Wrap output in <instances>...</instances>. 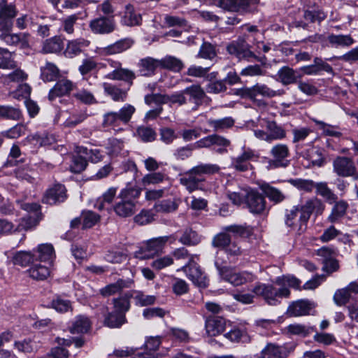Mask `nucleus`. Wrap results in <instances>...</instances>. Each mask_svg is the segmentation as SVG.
Wrapping results in <instances>:
<instances>
[{
  "label": "nucleus",
  "mask_w": 358,
  "mask_h": 358,
  "mask_svg": "<svg viewBox=\"0 0 358 358\" xmlns=\"http://www.w3.org/2000/svg\"><path fill=\"white\" fill-rule=\"evenodd\" d=\"M73 96L77 101L84 104L91 105L97 103L93 93L86 89L77 90L76 92L73 94Z\"/></svg>",
  "instance_id": "obj_55"
},
{
  "label": "nucleus",
  "mask_w": 358,
  "mask_h": 358,
  "mask_svg": "<svg viewBox=\"0 0 358 358\" xmlns=\"http://www.w3.org/2000/svg\"><path fill=\"white\" fill-rule=\"evenodd\" d=\"M334 203V205L331 208V213L327 218V220L331 224L339 222L345 215L349 207L348 202L344 200H340L338 201L336 200Z\"/></svg>",
  "instance_id": "obj_27"
},
{
  "label": "nucleus",
  "mask_w": 358,
  "mask_h": 358,
  "mask_svg": "<svg viewBox=\"0 0 358 358\" xmlns=\"http://www.w3.org/2000/svg\"><path fill=\"white\" fill-rule=\"evenodd\" d=\"M260 188L266 196L275 203H280L285 199V194L280 189L272 187L268 183L262 184Z\"/></svg>",
  "instance_id": "obj_40"
},
{
  "label": "nucleus",
  "mask_w": 358,
  "mask_h": 358,
  "mask_svg": "<svg viewBox=\"0 0 358 358\" xmlns=\"http://www.w3.org/2000/svg\"><path fill=\"white\" fill-rule=\"evenodd\" d=\"M131 298V296L130 292H128L117 298H114L113 299V303L114 305L115 310L119 313L125 315V313L127 312L130 308L129 299Z\"/></svg>",
  "instance_id": "obj_44"
},
{
  "label": "nucleus",
  "mask_w": 358,
  "mask_h": 358,
  "mask_svg": "<svg viewBox=\"0 0 358 358\" xmlns=\"http://www.w3.org/2000/svg\"><path fill=\"white\" fill-rule=\"evenodd\" d=\"M104 92L110 96L115 101H124L127 98V91L110 83H104L103 85Z\"/></svg>",
  "instance_id": "obj_38"
},
{
  "label": "nucleus",
  "mask_w": 358,
  "mask_h": 358,
  "mask_svg": "<svg viewBox=\"0 0 358 358\" xmlns=\"http://www.w3.org/2000/svg\"><path fill=\"white\" fill-rule=\"evenodd\" d=\"M277 80L285 86L296 83L301 78L296 70L288 66L281 67L277 73Z\"/></svg>",
  "instance_id": "obj_23"
},
{
  "label": "nucleus",
  "mask_w": 358,
  "mask_h": 358,
  "mask_svg": "<svg viewBox=\"0 0 358 358\" xmlns=\"http://www.w3.org/2000/svg\"><path fill=\"white\" fill-rule=\"evenodd\" d=\"M329 45L332 48H345L352 45L355 40L349 35L331 34L327 36Z\"/></svg>",
  "instance_id": "obj_31"
},
{
  "label": "nucleus",
  "mask_w": 358,
  "mask_h": 358,
  "mask_svg": "<svg viewBox=\"0 0 358 358\" xmlns=\"http://www.w3.org/2000/svg\"><path fill=\"white\" fill-rule=\"evenodd\" d=\"M51 306L52 308L60 313H65L71 310V301L59 295H57L53 298L51 302Z\"/></svg>",
  "instance_id": "obj_63"
},
{
  "label": "nucleus",
  "mask_w": 358,
  "mask_h": 358,
  "mask_svg": "<svg viewBox=\"0 0 358 358\" xmlns=\"http://www.w3.org/2000/svg\"><path fill=\"white\" fill-rule=\"evenodd\" d=\"M126 322L125 315L115 310L109 313L104 319V324L110 328H119Z\"/></svg>",
  "instance_id": "obj_45"
},
{
  "label": "nucleus",
  "mask_w": 358,
  "mask_h": 358,
  "mask_svg": "<svg viewBox=\"0 0 358 358\" xmlns=\"http://www.w3.org/2000/svg\"><path fill=\"white\" fill-rule=\"evenodd\" d=\"M136 108L131 104H125L119 111H110L103 116L102 124L104 127L116 129L122 125H126L131 120Z\"/></svg>",
  "instance_id": "obj_5"
},
{
  "label": "nucleus",
  "mask_w": 358,
  "mask_h": 358,
  "mask_svg": "<svg viewBox=\"0 0 358 358\" xmlns=\"http://www.w3.org/2000/svg\"><path fill=\"white\" fill-rule=\"evenodd\" d=\"M17 63L12 59L11 52L7 49L0 48V69L5 70L13 69Z\"/></svg>",
  "instance_id": "obj_56"
},
{
  "label": "nucleus",
  "mask_w": 358,
  "mask_h": 358,
  "mask_svg": "<svg viewBox=\"0 0 358 358\" xmlns=\"http://www.w3.org/2000/svg\"><path fill=\"white\" fill-rule=\"evenodd\" d=\"M333 170L340 177L352 176L358 180V173L352 159L339 156L333 161Z\"/></svg>",
  "instance_id": "obj_8"
},
{
  "label": "nucleus",
  "mask_w": 358,
  "mask_h": 358,
  "mask_svg": "<svg viewBox=\"0 0 358 358\" xmlns=\"http://www.w3.org/2000/svg\"><path fill=\"white\" fill-rule=\"evenodd\" d=\"M245 203L252 214H262L266 209L264 197L255 190H250L245 194Z\"/></svg>",
  "instance_id": "obj_11"
},
{
  "label": "nucleus",
  "mask_w": 358,
  "mask_h": 358,
  "mask_svg": "<svg viewBox=\"0 0 358 358\" xmlns=\"http://www.w3.org/2000/svg\"><path fill=\"white\" fill-rule=\"evenodd\" d=\"M201 241V236L192 229H187L180 236L179 241L186 245H196Z\"/></svg>",
  "instance_id": "obj_51"
},
{
  "label": "nucleus",
  "mask_w": 358,
  "mask_h": 358,
  "mask_svg": "<svg viewBox=\"0 0 358 358\" xmlns=\"http://www.w3.org/2000/svg\"><path fill=\"white\" fill-rule=\"evenodd\" d=\"M285 223L292 229L301 232L305 230L307 222L301 219V213L298 206H294L291 209L286 210Z\"/></svg>",
  "instance_id": "obj_15"
},
{
  "label": "nucleus",
  "mask_w": 358,
  "mask_h": 358,
  "mask_svg": "<svg viewBox=\"0 0 358 358\" xmlns=\"http://www.w3.org/2000/svg\"><path fill=\"white\" fill-rule=\"evenodd\" d=\"M116 190L117 189L115 187L109 188L106 192L103 194L101 197L97 199L94 205L95 207L99 210H101L105 208V205L106 203L110 204L114 197L115 196Z\"/></svg>",
  "instance_id": "obj_61"
},
{
  "label": "nucleus",
  "mask_w": 358,
  "mask_h": 358,
  "mask_svg": "<svg viewBox=\"0 0 358 358\" xmlns=\"http://www.w3.org/2000/svg\"><path fill=\"white\" fill-rule=\"evenodd\" d=\"M83 227L85 229L91 228L94 226L100 220V216L91 210L83 211L81 215Z\"/></svg>",
  "instance_id": "obj_64"
},
{
  "label": "nucleus",
  "mask_w": 358,
  "mask_h": 358,
  "mask_svg": "<svg viewBox=\"0 0 358 358\" xmlns=\"http://www.w3.org/2000/svg\"><path fill=\"white\" fill-rule=\"evenodd\" d=\"M131 298L134 300L135 305L138 306H147L152 305L156 301V296L154 295L145 294L140 290L130 291Z\"/></svg>",
  "instance_id": "obj_39"
},
{
  "label": "nucleus",
  "mask_w": 358,
  "mask_h": 358,
  "mask_svg": "<svg viewBox=\"0 0 358 358\" xmlns=\"http://www.w3.org/2000/svg\"><path fill=\"white\" fill-rule=\"evenodd\" d=\"M203 179L196 176L189 171L184 176L180 178V182L185 186L189 192L198 189Z\"/></svg>",
  "instance_id": "obj_42"
},
{
  "label": "nucleus",
  "mask_w": 358,
  "mask_h": 358,
  "mask_svg": "<svg viewBox=\"0 0 358 358\" xmlns=\"http://www.w3.org/2000/svg\"><path fill=\"white\" fill-rule=\"evenodd\" d=\"M76 88V84L66 78H62L55 83L54 87L50 90L48 99L55 100L57 97L68 95Z\"/></svg>",
  "instance_id": "obj_17"
},
{
  "label": "nucleus",
  "mask_w": 358,
  "mask_h": 358,
  "mask_svg": "<svg viewBox=\"0 0 358 358\" xmlns=\"http://www.w3.org/2000/svg\"><path fill=\"white\" fill-rule=\"evenodd\" d=\"M25 220H22V222L14 229V225L12 222L6 220L0 219V234H6L13 231H21L22 229L27 230L29 227L27 225Z\"/></svg>",
  "instance_id": "obj_60"
},
{
  "label": "nucleus",
  "mask_w": 358,
  "mask_h": 358,
  "mask_svg": "<svg viewBox=\"0 0 358 358\" xmlns=\"http://www.w3.org/2000/svg\"><path fill=\"white\" fill-rule=\"evenodd\" d=\"M77 154V155L73 156L72 158L70 170L74 173H80L87 168L88 162L84 155Z\"/></svg>",
  "instance_id": "obj_58"
},
{
  "label": "nucleus",
  "mask_w": 358,
  "mask_h": 358,
  "mask_svg": "<svg viewBox=\"0 0 358 358\" xmlns=\"http://www.w3.org/2000/svg\"><path fill=\"white\" fill-rule=\"evenodd\" d=\"M13 22L10 20H0V40L8 45H17L22 41V34H13Z\"/></svg>",
  "instance_id": "obj_10"
},
{
  "label": "nucleus",
  "mask_w": 358,
  "mask_h": 358,
  "mask_svg": "<svg viewBox=\"0 0 358 358\" xmlns=\"http://www.w3.org/2000/svg\"><path fill=\"white\" fill-rule=\"evenodd\" d=\"M312 120L326 136L338 138L342 135L341 132L338 131V127L337 126L329 124L315 118H313Z\"/></svg>",
  "instance_id": "obj_53"
},
{
  "label": "nucleus",
  "mask_w": 358,
  "mask_h": 358,
  "mask_svg": "<svg viewBox=\"0 0 358 358\" xmlns=\"http://www.w3.org/2000/svg\"><path fill=\"white\" fill-rule=\"evenodd\" d=\"M176 240L173 234L150 238L143 243L136 252V257L140 259L153 258L164 252L166 245L174 243Z\"/></svg>",
  "instance_id": "obj_2"
},
{
  "label": "nucleus",
  "mask_w": 358,
  "mask_h": 358,
  "mask_svg": "<svg viewBox=\"0 0 358 358\" xmlns=\"http://www.w3.org/2000/svg\"><path fill=\"white\" fill-rule=\"evenodd\" d=\"M36 255L31 252L19 251L14 254L11 262L14 265L25 267L33 264L35 261Z\"/></svg>",
  "instance_id": "obj_35"
},
{
  "label": "nucleus",
  "mask_w": 358,
  "mask_h": 358,
  "mask_svg": "<svg viewBox=\"0 0 358 358\" xmlns=\"http://www.w3.org/2000/svg\"><path fill=\"white\" fill-rule=\"evenodd\" d=\"M162 343V337L150 336L148 338L144 344L146 352L142 354L146 358H155V352L159 349Z\"/></svg>",
  "instance_id": "obj_46"
},
{
  "label": "nucleus",
  "mask_w": 358,
  "mask_h": 358,
  "mask_svg": "<svg viewBox=\"0 0 358 358\" xmlns=\"http://www.w3.org/2000/svg\"><path fill=\"white\" fill-rule=\"evenodd\" d=\"M138 137L145 143L152 142L157 138L155 130L149 126H140L136 129Z\"/></svg>",
  "instance_id": "obj_57"
},
{
  "label": "nucleus",
  "mask_w": 358,
  "mask_h": 358,
  "mask_svg": "<svg viewBox=\"0 0 358 358\" xmlns=\"http://www.w3.org/2000/svg\"><path fill=\"white\" fill-rule=\"evenodd\" d=\"M66 189L60 183L55 184L52 187L47 189L42 201L44 203L55 205L64 202L66 199Z\"/></svg>",
  "instance_id": "obj_12"
},
{
  "label": "nucleus",
  "mask_w": 358,
  "mask_h": 358,
  "mask_svg": "<svg viewBox=\"0 0 358 358\" xmlns=\"http://www.w3.org/2000/svg\"><path fill=\"white\" fill-rule=\"evenodd\" d=\"M316 193L324 198L327 201L331 204L337 200V196L327 186V182L315 183Z\"/></svg>",
  "instance_id": "obj_47"
},
{
  "label": "nucleus",
  "mask_w": 358,
  "mask_h": 358,
  "mask_svg": "<svg viewBox=\"0 0 358 358\" xmlns=\"http://www.w3.org/2000/svg\"><path fill=\"white\" fill-rule=\"evenodd\" d=\"M36 255L35 260L46 262L51 260L54 256V248L51 244L43 243L32 251Z\"/></svg>",
  "instance_id": "obj_37"
},
{
  "label": "nucleus",
  "mask_w": 358,
  "mask_h": 358,
  "mask_svg": "<svg viewBox=\"0 0 358 358\" xmlns=\"http://www.w3.org/2000/svg\"><path fill=\"white\" fill-rule=\"evenodd\" d=\"M78 20V16L76 14H73L66 17H63L61 19L60 30L68 34H73L75 30L74 26Z\"/></svg>",
  "instance_id": "obj_62"
},
{
  "label": "nucleus",
  "mask_w": 358,
  "mask_h": 358,
  "mask_svg": "<svg viewBox=\"0 0 358 358\" xmlns=\"http://www.w3.org/2000/svg\"><path fill=\"white\" fill-rule=\"evenodd\" d=\"M304 8L303 17L307 21L320 22L326 17L324 13L318 9L315 0H304Z\"/></svg>",
  "instance_id": "obj_22"
},
{
  "label": "nucleus",
  "mask_w": 358,
  "mask_h": 358,
  "mask_svg": "<svg viewBox=\"0 0 358 358\" xmlns=\"http://www.w3.org/2000/svg\"><path fill=\"white\" fill-rule=\"evenodd\" d=\"M91 325L92 322L88 317L80 315L75 318L70 327V331L72 334H85L90 329Z\"/></svg>",
  "instance_id": "obj_32"
},
{
  "label": "nucleus",
  "mask_w": 358,
  "mask_h": 358,
  "mask_svg": "<svg viewBox=\"0 0 358 358\" xmlns=\"http://www.w3.org/2000/svg\"><path fill=\"white\" fill-rule=\"evenodd\" d=\"M27 271L31 278L37 280H45L50 275V273L49 268L40 263H33L31 266Z\"/></svg>",
  "instance_id": "obj_43"
},
{
  "label": "nucleus",
  "mask_w": 358,
  "mask_h": 358,
  "mask_svg": "<svg viewBox=\"0 0 358 358\" xmlns=\"http://www.w3.org/2000/svg\"><path fill=\"white\" fill-rule=\"evenodd\" d=\"M138 72L142 76H151L160 66L159 60L150 57L141 59L138 63Z\"/></svg>",
  "instance_id": "obj_25"
},
{
  "label": "nucleus",
  "mask_w": 358,
  "mask_h": 358,
  "mask_svg": "<svg viewBox=\"0 0 358 358\" xmlns=\"http://www.w3.org/2000/svg\"><path fill=\"white\" fill-rule=\"evenodd\" d=\"M90 42L84 38H78L68 42L64 52L66 57L73 58L80 55L83 50L90 45Z\"/></svg>",
  "instance_id": "obj_26"
},
{
  "label": "nucleus",
  "mask_w": 358,
  "mask_h": 358,
  "mask_svg": "<svg viewBox=\"0 0 358 358\" xmlns=\"http://www.w3.org/2000/svg\"><path fill=\"white\" fill-rule=\"evenodd\" d=\"M297 206L301 213V219L306 222L309 220L313 212L321 215L325 208L324 203L317 198L308 199L303 204Z\"/></svg>",
  "instance_id": "obj_13"
},
{
  "label": "nucleus",
  "mask_w": 358,
  "mask_h": 358,
  "mask_svg": "<svg viewBox=\"0 0 358 358\" xmlns=\"http://www.w3.org/2000/svg\"><path fill=\"white\" fill-rule=\"evenodd\" d=\"M134 41L131 38H124L101 49V54L105 55L119 54L129 49Z\"/></svg>",
  "instance_id": "obj_24"
},
{
  "label": "nucleus",
  "mask_w": 358,
  "mask_h": 358,
  "mask_svg": "<svg viewBox=\"0 0 358 358\" xmlns=\"http://www.w3.org/2000/svg\"><path fill=\"white\" fill-rule=\"evenodd\" d=\"M91 31L95 34H108L116 27L113 15L100 16L92 20L89 23Z\"/></svg>",
  "instance_id": "obj_9"
},
{
  "label": "nucleus",
  "mask_w": 358,
  "mask_h": 358,
  "mask_svg": "<svg viewBox=\"0 0 358 358\" xmlns=\"http://www.w3.org/2000/svg\"><path fill=\"white\" fill-rule=\"evenodd\" d=\"M285 94L284 90H273L264 84H256L250 88L245 89L244 94L250 99H255L257 95L266 98L280 96Z\"/></svg>",
  "instance_id": "obj_14"
},
{
  "label": "nucleus",
  "mask_w": 358,
  "mask_h": 358,
  "mask_svg": "<svg viewBox=\"0 0 358 358\" xmlns=\"http://www.w3.org/2000/svg\"><path fill=\"white\" fill-rule=\"evenodd\" d=\"M206 329L209 336H216L224 331V321L222 317L210 315L206 320Z\"/></svg>",
  "instance_id": "obj_29"
},
{
  "label": "nucleus",
  "mask_w": 358,
  "mask_h": 358,
  "mask_svg": "<svg viewBox=\"0 0 358 358\" xmlns=\"http://www.w3.org/2000/svg\"><path fill=\"white\" fill-rule=\"evenodd\" d=\"M160 67L173 72H180L184 68V64L180 59L167 55L159 60Z\"/></svg>",
  "instance_id": "obj_36"
},
{
  "label": "nucleus",
  "mask_w": 358,
  "mask_h": 358,
  "mask_svg": "<svg viewBox=\"0 0 358 358\" xmlns=\"http://www.w3.org/2000/svg\"><path fill=\"white\" fill-rule=\"evenodd\" d=\"M220 171V167L216 164H200L192 168L189 171L197 177L203 174H213Z\"/></svg>",
  "instance_id": "obj_52"
},
{
  "label": "nucleus",
  "mask_w": 358,
  "mask_h": 358,
  "mask_svg": "<svg viewBox=\"0 0 358 358\" xmlns=\"http://www.w3.org/2000/svg\"><path fill=\"white\" fill-rule=\"evenodd\" d=\"M132 284L130 280L118 279L115 282L110 283L100 289L103 296H109L120 293L124 288H129Z\"/></svg>",
  "instance_id": "obj_28"
},
{
  "label": "nucleus",
  "mask_w": 358,
  "mask_h": 358,
  "mask_svg": "<svg viewBox=\"0 0 358 358\" xmlns=\"http://www.w3.org/2000/svg\"><path fill=\"white\" fill-rule=\"evenodd\" d=\"M22 117L21 110L11 106L0 105V118L11 120H19Z\"/></svg>",
  "instance_id": "obj_48"
},
{
  "label": "nucleus",
  "mask_w": 358,
  "mask_h": 358,
  "mask_svg": "<svg viewBox=\"0 0 358 358\" xmlns=\"http://www.w3.org/2000/svg\"><path fill=\"white\" fill-rule=\"evenodd\" d=\"M197 148H212L218 153L224 152V137L217 134L209 135L195 143Z\"/></svg>",
  "instance_id": "obj_18"
},
{
  "label": "nucleus",
  "mask_w": 358,
  "mask_h": 358,
  "mask_svg": "<svg viewBox=\"0 0 358 358\" xmlns=\"http://www.w3.org/2000/svg\"><path fill=\"white\" fill-rule=\"evenodd\" d=\"M289 154V149L286 144L278 143L273 145L270 150L271 159L268 161L270 167L273 169L287 167L290 162L288 159Z\"/></svg>",
  "instance_id": "obj_7"
},
{
  "label": "nucleus",
  "mask_w": 358,
  "mask_h": 358,
  "mask_svg": "<svg viewBox=\"0 0 358 358\" xmlns=\"http://www.w3.org/2000/svg\"><path fill=\"white\" fill-rule=\"evenodd\" d=\"M266 129L268 131L270 142L273 140L282 139L286 136L285 129L278 125L275 122H268L266 125Z\"/></svg>",
  "instance_id": "obj_59"
},
{
  "label": "nucleus",
  "mask_w": 358,
  "mask_h": 358,
  "mask_svg": "<svg viewBox=\"0 0 358 358\" xmlns=\"http://www.w3.org/2000/svg\"><path fill=\"white\" fill-rule=\"evenodd\" d=\"M252 291L256 296L262 297L269 306L280 304L281 299L287 298L290 294L287 287L276 288L273 285L260 282L257 283Z\"/></svg>",
  "instance_id": "obj_3"
},
{
  "label": "nucleus",
  "mask_w": 358,
  "mask_h": 358,
  "mask_svg": "<svg viewBox=\"0 0 358 358\" xmlns=\"http://www.w3.org/2000/svg\"><path fill=\"white\" fill-rule=\"evenodd\" d=\"M76 153L84 155L87 162L98 163L103 158V151L98 148H88L85 146H78L76 149Z\"/></svg>",
  "instance_id": "obj_34"
},
{
  "label": "nucleus",
  "mask_w": 358,
  "mask_h": 358,
  "mask_svg": "<svg viewBox=\"0 0 358 358\" xmlns=\"http://www.w3.org/2000/svg\"><path fill=\"white\" fill-rule=\"evenodd\" d=\"M254 0H225V10L231 12L248 11Z\"/></svg>",
  "instance_id": "obj_41"
},
{
  "label": "nucleus",
  "mask_w": 358,
  "mask_h": 358,
  "mask_svg": "<svg viewBox=\"0 0 358 358\" xmlns=\"http://www.w3.org/2000/svg\"><path fill=\"white\" fill-rule=\"evenodd\" d=\"M63 48V43L59 37H52L47 39L43 46V51L45 53L59 52Z\"/></svg>",
  "instance_id": "obj_54"
},
{
  "label": "nucleus",
  "mask_w": 358,
  "mask_h": 358,
  "mask_svg": "<svg viewBox=\"0 0 358 358\" xmlns=\"http://www.w3.org/2000/svg\"><path fill=\"white\" fill-rule=\"evenodd\" d=\"M302 157L308 160L313 166H322L324 164V159L321 151L317 148H310L302 152Z\"/></svg>",
  "instance_id": "obj_33"
},
{
  "label": "nucleus",
  "mask_w": 358,
  "mask_h": 358,
  "mask_svg": "<svg viewBox=\"0 0 358 358\" xmlns=\"http://www.w3.org/2000/svg\"><path fill=\"white\" fill-rule=\"evenodd\" d=\"M141 189L136 187H127L121 190L117 199L113 206L115 214L120 217H129L136 211V199L138 198Z\"/></svg>",
  "instance_id": "obj_1"
},
{
  "label": "nucleus",
  "mask_w": 358,
  "mask_h": 358,
  "mask_svg": "<svg viewBox=\"0 0 358 358\" xmlns=\"http://www.w3.org/2000/svg\"><path fill=\"white\" fill-rule=\"evenodd\" d=\"M315 303L307 299L292 302L288 307L287 314L290 317H299L309 315L315 308Z\"/></svg>",
  "instance_id": "obj_16"
},
{
  "label": "nucleus",
  "mask_w": 358,
  "mask_h": 358,
  "mask_svg": "<svg viewBox=\"0 0 358 358\" xmlns=\"http://www.w3.org/2000/svg\"><path fill=\"white\" fill-rule=\"evenodd\" d=\"M59 70L52 63L47 62L45 66L41 68V78L45 82H51L58 77Z\"/></svg>",
  "instance_id": "obj_49"
},
{
  "label": "nucleus",
  "mask_w": 358,
  "mask_h": 358,
  "mask_svg": "<svg viewBox=\"0 0 358 358\" xmlns=\"http://www.w3.org/2000/svg\"><path fill=\"white\" fill-rule=\"evenodd\" d=\"M106 78L110 80H122L131 86L133 80L136 78L135 73L128 69L117 68L109 73Z\"/></svg>",
  "instance_id": "obj_30"
},
{
  "label": "nucleus",
  "mask_w": 358,
  "mask_h": 358,
  "mask_svg": "<svg viewBox=\"0 0 358 358\" xmlns=\"http://www.w3.org/2000/svg\"><path fill=\"white\" fill-rule=\"evenodd\" d=\"M120 23L123 26H139L142 23L141 15L136 12L134 6L129 3L125 6L124 10L121 16Z\"/></svg>",
  "instance_id": "obj_21"
},
{
  "label": "nucleus",
  "mask_w": 358,
  "mask_h": 358,
  "mask_svg": "<svg viewBox=\"0 0 358 358\" xmlns=\"http://www.w3.org/2000/svg\"><path fill=\"white\" fill-rule=\"evenodd\" d=\"M252 234V228L247 224H233L225 227V252L229 255L236 256L241 254L240 248L231 238H246Z\"/></svg>",
  "instance_id": "obj_4"
},
{
  "label": "nucleus",
  "mask_w": 358,
  "mask_h": 358,
  "mask_svg": "<svg viewBox=\"0 0 358 358\" xmlns=\"http://www.w3.org/2000/svg\"><path fill=\"white\" fill-rule=\"evenodd\" d=\"M12 72L3 74L1 76V79L3 83L8 84L10 82L19 83L22 82L27 79V75L20 69L16 67L13 69H11Z\"/></svg>",
  "instance_id": "obj_50"
},
{
  "label": "nucleus",
  "mask_w": 358,
  "mask_h": 358,
  "mask_svg": "<svg viewBox=\"0 0 358 358\" xmlns=\"http://www.w3.org/2000/svg\"><path fill=\"white\" fill-rule=\"evenodd\" d=\"M180 270L186 273L188 279L197 287L205 289L209 285L208 278L200 266L193 260V258H191L181 268L178 269V271Z\"/></svg>",
  "instance_id": "obj_6"
},
{
  "label": "nucleus",
  "mask_w": 358,
  "mask_h": 358,
  "mask_svg": "<svg viewBox=\"0 0 358 358\" xmlns=\"http://www.w3.org/2000/svg\"><path fill=\"white\" fill-rule=\"evenodd\" d=\"M183 94L187 98V103H192L196 109L207 98L205 91L199 85H192L184 89Z\"/></svg>",
  "instance_id": "obj_19"
},
{
  "label": "nucleus",
  "mask_w": 358,
  "mask_h": 358,
  "mask_svg": "<svg viewBox=\"0 0 358 358\" xmlns=\"http://www.w3.org/2000/svg\"><path fill=\"white\" fill-rule=\"evenodd\" d=\"M255 276L249 272H236L232 269L225 268V281L234 286H240L247 282H253Z\"/></svg>",
  "instance_id": "obj_20"
}]
</instances>
